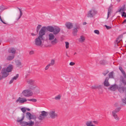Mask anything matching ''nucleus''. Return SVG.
Instances as JSON below:
<instances>
[{"instance_id": "nucleus-1", "label": "nucleus", "mask_w": 126, "mask_h": 126, "mask_svg": "<svg viewBox=\"0 0 126 126\" xmlns=\"http://www.w3.org/2000/svg\"><path fill=\"white\" fill-rule=\"evenodd\" d=\"M26 82L29 85L28 88L31 90L34 89L37 86L34 84L35 80L33 79H29L26 80Z\"/></svg>"}, {"instance_id": "nucleus-19", "label": "nucleus", "mask_w": 126, "mask_h": 126, "mask_svg": "<svg viewBox=\"0 0 126 126\" xmlns=\"http://www.w3.org/2000/svg\"><path fill=\"white\" fill-rule=\"evenodd\" d=\"M46 30L51 32H53L54 30V28L51 26H48L47 27H45Z\"/></svg>"}, {"instance_id": "nucleus-13", "label": "nucleus", "mask_w": 126, "mask_h": 126, "mask_svg": "<svg viewBox=\"0 0 126 126\" xmlns=\"http://www.w3.org/2000/svg\"><path fill=\"white\" fill-rule=\"evenodd\" d=\"M118 90L121 93L124 92L125 96H126V87L123 86L121 87H119L118 88Z\"/></svg>"}, {"instance_id": "nucleus-27", "label": "nucleus", "mask_w": 126, "mask_h": 126, "mask_svg": "<svg viewBox=\"0 0 126 126\" xmlns=\"http://www.w3.org/2000/svg\"><path fill=\"white\" fill-rule=\"evenodd\" d=\"M9 53H12V54L15 55L16 52V50L14 48H11L9 50Z\"/></svg>"}, {"instance_id": "nucleus-14", "label": "nucleus", "mask_w": 126, "mask_h": 126, "mask_svg": "<svg viewBox=\"0 0 126 126\" xmlns=\"http://www.w3.org/2000/svg\"><path fill=\"white\" fill-rule=\"evenodd\" d=\"M61 30L60 29L59 27L54 28L53 33L54 35H56L59 33Z\"/></svg>"}, {"instance_id": "nucleus-42", "label": "nucleus", "mask_w": 126, "mask_h": 126, "mask_svg": "<svg viewBox=\"0 0 126 126\" xmlns=\"http://www.w3.org/2000/svg\"><path fill=\"white\" fill-rule=\"evenodd\" d=\"M28 100L32 101L33 102H36L37 101V99H35L32 98L30 99H28Z\"/></svg>"}, {"instance_id": "nucleus-56", "label": "nucleus", "mask_w": 126, "mask_h": 126, "mask_svg": "<svg viewBox=\"0 0 126 126\" xmlns=\"http://www.w3.org/2000/svg\"><path fill=\"white\" fill-rule=\"evenodd\" d=\"M119 69L121 71V72L122 71L124 70L123 69V68H122V67L120 66L119 67Z\"/></svg>"}, {"instance_id": "nucleus-39", "label": "nucleus", "mask_w": 126, "mask_h": 126, "mask_svg": "<svg viewBox=\"0 0 126 126\" xmlns=\"http://www.w3.org/2000/svg\"><path fill=\"white\" fill-rule=\"evenodd\" d=\"M121 100L123 104H126V97L124 98H122Z\"/></svg>"}, {"instance_id": "nucleus-35", "label": "nucleus", "mask_w": 126, "mask_h": 126, "mask_svg": "<svg viewBox=\"0 0 126 126\" xmlns=\"http://www.w3.org/2000/svg\"><path fill=\"white\" fill-rule=\"evenodd\" d=\"M111 9L110 8V7H109V8L108 9V17L107 18H108L109 16H110V14L111 13Z\"/></svg>"}, {"instance_id": "nucleus-32", "label": "nucleus", "mask_w": 126, "mask_h": 126, "mask_svg": "<svg viewBox=\"0 0 126 126\" xmlns=\"http://www.w3.org/2000/svg\"><path fill=\"white\" fill-rule=\"evenodd\" d=\"M114 74V72L113 71H112L111 72H110L109 74V79L110 78H112V79H114V77L113 76V74Z\"/></svg>"}, {"instance_id": "nucleus-38", "label": "nucleus", "mask_w": 126, "mask_h": 126, "mask_svg": "<svg viewBox=\"0 0 126 126\" xmlns=\"http://www.w3.org/2000/svg\"><path fill=\"white\" fill-rule=\"evenodd\" d=\"M45 118L43 116L41 115V114H40L39 116L38 117V118L39 120L42 121Z\"/></svg>"}, {"instance_id": "nucleus-12", "label": "nucleus", "mask_w": 126, "mask_h": 126, "mask_svg": "<svg viewBox=\"0 0 126 126\" xmlns=\"http://www.w3.org/2000/svg\"><path fill=\"white\" fill-rule=\"evenodd\" d=\"M8 72H7L6 68H3L1 71V73L2 75V77L3 78L7 77L9 75V74L8 73Z\"/></svg>"}, {"instance_id": "nucleus-29", "label": "nucleus", "mask_w": 126, "mask_h": 126, "mask_svg": "<svg viewBox=\"0 0 126 126\" xmlns=\"http://www.w3.org/2000/svg\"><path fill=\"white\" fill-rule=\"evenodd\" d=\"M51 41V43L52 45H56L58 42V39L56 38H54V40H52Z\"/></svg>"}, {"instance_id": "nucleus-61", "label": "nucleus", "mask_w": 126, "mask_h": 126, "mask_svg": "<svg viewBox=\"0 0 126 126\" xmlns=\"http://www.w3.org/2000/svg\"><path fill=\"white\" fill-rule=\"evenodd\" d=\"M123 23H126V19H125L123 22Z\"/></svg>"}, {"instance_id": "nucleus-53", "label": "nucleus", "mask_w": 126, "mask_h": 126, "mask_svg": "<svg viewBox=\"0 0 126 126\" xmlns=\"http://www.w3.org/2000/svg\"><path fill=\"white\" fill-rule=\"evenodd\" d=\"M34 53V51L33 50H31L29 52V54L30 55H32Z\"/></svg>"}, {"instance_id": "nucleus-59", "label": "nucleus", "mask_w": 126, "mask_h": 126, "mask_svg": "<svg viewBox=\"0 0 126 126\" xmlns=\"http://www.w3.org/2000/svg\"><path fill=\"white\" fill-rule=\"evenodd\" d=\"M93 122L95 123V124H97L98 123V122L97 121H94Z\"/></svg>"}, {"instance_id": "nucleus-45", "label": "nucleus", "mask_w": 126, "mask_h": 126, "mask_svg": "<svg viewBox=\"0 0 126 126\" xmlns=\"http://www.w3.org/2000/svg\"><path fill=\"white\" fill-rule=\"evenodd\" d=\"M122 17H124L125 18L126 17V13L125 12H123L122 13Z\"/></svg>"}, {"instance_id": "nucleus-6", "label": "nucleus", "mask_w": 126, "mask_h": 126, "mask_svg": "<svg viewBox=\"0 0 126 126\" xmlns=\"http://www.w3.org/2000/svg\"><path fill=\"white\" fill-rule=\"evenodd\" d=\"M21 126H32L34 125V121H29L28 122L22 121L20 123Z\"/></svg>"}, {"instance_id": "nucleus-23", "label": "nucleus", "mask_w": 126, "mask_h": 126, "mask_svg": "<svg viewBox=\"0 0 126 126\" xmlns=\"http://www.w3.org/2000/svg\"><path fill=\"white\" fill-rule=\"evenodd\" d=\"M41 115L43 116L44 118L47 116L48 114V112H46L44 111L41 112Z\"/></svg>"}, {"instance_id": "nucleus-25", "label": "nucleus", "mask_w": 126, "mask_h": 126, "mask_svg": "<svg viewBox=\"0 0 126 126\" xmlns=\"http://www.w3.org/2000/svg\"><path fill=\"white\" fill-rule=\"evenodd\" d=\"M85 124L87 126H95L92 124V122L91 121H87Z\"/></svg>"}, {"instance_id": "nucleus-50", "label": "nucleus", "mask_w": 126, "mask_h": 126, "mask_svg": "<svg viewBox=\"0 0 126 126\" xmlns=\"http://www.w3.org/2000/svg\"><path fill=\"white\" fill-rule=\"evenodd\" d=\"M94 32L96 34H98L99 33V31L98 30H95L94 31Z\"/></svg>"}, {"instance_id": "nucleus-3", "label": "nucleus", "mask_w": 126, "mask_h": 126, "mask_svg": "<svg viewBox=\"0 0 126 126\" xmlns=\"http://www.w3.org/2000/svg\"><path fill=\"white\" fill-rule=\"evenodd\" d=\"M122 36L120 35L116 40L115 42L114 45L115 47H118L119 46V48H120L122 47Z\"/></svg>"}, {"instance_id": "nucleus-63", "label": "nucleus", "mask_w": 126, "mask_h": 126, "mask_svg": "<svg viewBox=\"0 0 126 126\" xmlns=\"http://www.w3.org/2000/svg\"><path fill=\"white\" fill-rule=\"evenodd\" d=\"M3 78V77H2V76H1L0 75V80L2 79Z\"/></svg>"}, {"instance_id": "nucleus-43", "label": "nucleus", "mask_w": 126, "mask_h": 126, "mask_svg": "<svg viewBox=\"0 0 126 126\" xmlns=\"http://www.w3.org/2000/svg\"><path fill=\"white\" fill-rule=\"evenodd\" d=\"M121 73L123 74V75L124 76V78H126V73L124 70L122 71Z\"/></svg>"}, {"instance_id": "nucleus-26", "label": "nucleus", "mask_w": 126, "mask_h": 126, "mask_svg": "<svg viewBox=\"0 0 126 126\" xmlns=\"http://www.w3.org/2000/svg\"><path fill=\"white\" fill-rule=\"evenodd\" d=\"M12 65H10L8 66L7 68L6 69V70L7 72H11L13 68Z\"/></svg>"}, {"instance_id": "nucleus-49", "label": "nucleus", "mask_w": 126, "mask_h": 126, "mask_svg": "<svg viewBox=\"0 0 126 126\" xmlns=\"http://www.w3.org/2000/svg\"><path fill=\"white\" fill-rule=\"evenodd\" d=\"M109 72V71H108V70L105 71L103 73V74L104 76H105L106 75L108 74Z\"/></svg>"}, {"instance_id": "nucleus-36", "label": "nucleus", "mask_w": 126, "mask_h": 126, "mask_svg": "<svg viewBox=\"0 0 126 126\" xmlns=\"http://www.w3.org/2000/svg\"><path fill=\"white\" fill-rule=\"evenodd\" d=\"M36 118L35 119H33V121H34V123H35V125L36 126H37L38 125V124L39 123V122L38 121H37L36 120Z\"/></svg>"}, {"instance_id": "nucleus-20", "label": "nucleus", "mask_w": 126, "mask_h": 126, "mask_svg": "<svg viewBox=\"0 0 126 126\" xmlns=\"http://www.w3.org/2000/svg\"><path fill=\"white\" fill-rule=\"evenodd\" d=\"M53 33H50L48 35V38L49 40L51 41L55 38V37Z\"/></svg>"}, {"instance_id": "nucleus-52", "label": "nucleus", "mask_w": 126, "mask_h": 126, "mask_svg": "<svg viewBox=\"0 0 126 126\" xmlns=\"http://www.w3.org/2000/svg\"><path fill=\"white\" fill-rule=\"evenodd\" d=\"M97 85H95L94 86H92L91 87V88L93 89H95L97 88Z\"/></svg>"}, {"instance_id": "nucleus-40", "label": "nucleus", "mask_w": 126, "mask_h": 126, "mask_svg": "<svg viewBox=\"0 0 126 126\" xmlns=\"http://www.w3.org/2000/svg\"><path fill=\"white\" fill-rule=\"evenodd\" d=\"M41 25H39L37 26L36 30V32L37 33L38 32L40 28H41Z\"/></svg>"}, {"instance_id": "nucleus-28", "label": "nucleus", "mask_w": 126, "mask_h": 126, "mask_svg": "<svg viewBox=\"0 0 126 126\" xmlns=\"http://www.w3.org/2000/svg\"><path fill=\"white\" fill-rule=\"evenodd\" d=\"M108 62L107 61L104 60H100L99 62L100 64L104 65L107 64Z\"/></svg>"}, {"instance_id": "nucleus-46", "label": "nucleus", "mask_w": 126, "mask_h": 126, "mask_svg": "<svg viewBox=\"0 0 126 126\" xmlns=\"http://www.w3.org/2000/svg\"><path fill=\"white\" fill-rule=\"evenodd\" d=\"M65 43L66 47V48H69V43L68 42H65Z\"/></svg>"}, {"instance_id": "nucleus-31", "label": "nucleus", "mask_w": 126, "mask_h": 126, "mask_svg": "<svg viewBox=\"0 0 126 126\" xmlns=\"http://www.w3.org/2000/svg\"><path fill=\"white\" fill-rule=\"evenodd\" d=\"M121 108L120 107H118L112 111V114H116L120 110Z\"/></svg>"}, {"instance_id": "nucleus-17", "label": "nucleus", "mask_w": 126, "mask_h": 126, "mask_svg": "<svg viewBox=\"0 0 126 126\" xmlns=\"http://www.w3.org/2000/svg\"><path fill=\"white\" fill-rule=\"evenodd\" d=\"M109 79V78L108 77H107L106 78L104 82V86L107 87L110 86V84L108 82Z\"/></svg>"}, {"instance_id": "nucleus-4", "label": "nucleus", "mask_w": 126, "mask_h": 126, "mask_svg": "<svg viewBox=\"0 0 126 126\" xmlns=\"http://www.w3.org/2000/svg\"><path fill=\"white\" fill-rule=\"evenodd\" d=\"M48 114H49L50 117L52 119H55L57 118L58 117L57 113L56 112L55 110L54 109L50 110L48 112Z\"/></svg>"}, {"instance_id": "nucleus-34", "label": "nucleus", "mask_w": 126, "mask_h": 126, "mask_svg": "<svg viewBox=\"0 0 126 126\" xmlns=\"http://www.w3.org/2000/svg\"><path fill=\"white\" fill-rule=\"evenodd\" d=\"M112 115L114 118L117 121H118L120 120V119L118 116L116 114H112Z\"/></svg>"}, {"instance_id": "nucleus-44", "label": "nucleus", "mask_w": 126, "mask_h": 126, "mask_svg": "<svg viewBox=\"0 0 126 126\" xmlns=\"http://www.w3.org/2000/svg\"><path fill=\"white\" fill-rule=\"evenodd\" d=\"M61 97V96L59 95L55 97V99L56 100H59L60 99Z\"/></svg>"}, {"instance_id": "nucleus-60", "label": "nucleus", "mask_w": 126, "mask_h": 126, "mask_svg": "<svg viewBox=\"0 0 126 126\" xmlns=\"http://www.w3.org/2000/svg\"><path fill=\"white\" fill-rule=\"evenodd\" d=\"M97 88H101V86L100 85H97Z\"/></svg>"}, {"instance_id": "nucleus-62", "label": "nucleus", "mask_w": 126, "mask_h": 126, "mask_svg": "<svg viewBox=\"0 0 126 126\" xmlns=\"http://www.w3.org/2000/svg\"><path fill=\"white\" fill-rule=\"evenodd\" d=\"M31 35L32 36H35L36 34L34 33H31Z\"/></svg>"}, {"instance_id": "nucleus-24", "label": "nucleus", "mask_w": 126, "mask_h": 126, "mask_svg": "<svg viewBox=\"0 0 126 126\" xmlns=\"http://www.w3.org/2000/svg\"><path fill=\"white\" fill-rule=\"evenodd\" d=\"M120 81L123 83L124 85H126V78H124L122 76H120Z\"/></svg>"}, {"instance_id": "nucleus-8", "label": "nucleus", "mask_w": 126, "mask_h": 126, "mask_svg": "<svg viewBox=\"0 0 126 126\" xmlns=\"http://www.w3.org/2000/svg\"><path fill=\"white\" fill-rule=\"evenodd\" d=\"M22 94L24 96L26 97L32 96L33 94L32 91L30 90V89L23 90L22 92Z\"/></svg>"}, {"instance_id": "nucleus-41", "label": "nucleus", "mask_w": 126, "mask_h": 126, "mask_svg": "<svg viewBox=\"0 0 126 126\" xmlns=\"http://www.w3.org/2000/svg\"><path fill=\"white\" fill-rule=\"evenodd\" d=\"M17 8L19 10L20 12V15L19 16V17L18 19V20L20 18L21 16L22 15L23 13H22V11H21V9L19 8Z\"/></svg>"}, {"instance_id": "nucleus-48", "label": "nucleus", "mask_w": 126, "mask_h": 126, "mask_svg": "<svg viewBox=\"0 0 126 126\" xmlns=\"http://www.w3.org/2000/svg\"><path fill=\"white\" fill-rule=\"evenodd\" d=\"M21 110L23 113H24L26 111V110L25 108H22L21 109Z\"/></svg>"}, {"instance_id": "nucleus-22", "label": "nucleus", "mask_w": 126, "mask_h": 126, "mask_svg": "<svg viewBox=\"0 0 126 126\" xmlns=\"http://www.w3.org/2000/svg\"><path fill=\"white\" fill-rule=\"evenodd\" d=\"M15 55L14 54H12L11 55H9L7 58V60L11 61L13 60L14 58Z\"/></svg>"}, {"instance_id": "nucleus-57", "label": "nucleus", "mask_w": 126, "mask_h": 126, "mask_svg": "<svg viewBox=\"0 0 126 126\" xmlns=\"http://www.w3.org/2000/svg\"><path fill=\"white\" fill-rule=\"evenodd\" d=\"M14 80L13 79V78H12L10 81L9 83L10 84H11L13 82Z\"/></svg>"}, {"instance_id": "nucleus-33", "label": "nucleus", "mask_w": 126, "mask_h": 126, "mask_svg": "<svg viewBox=\"0 0 126 126\" xmlns=\"http://www.w3.org/2000/svg\"><path fill=\"white\" fill-rule=\"evenodd\" d=\"M125 5H124V6H123L121 8V9L119 11V12H121L122 11L123 12H124L126 9V8L125 6Z\"/></svg>"}, {"instance_id": "nucleus-5", "label": "nucleus", "mask_w": 126, "mask_h": 126, "mask_svg": "<svg viewBox=\"0 0 126 126\" xmlns=\"http://www.w3.org/2000/svg\"><path fill=\"white\" fill-rule=\"evenodd\" d=\"M27 119L29 120V121H33V119H35L36 118V116L34 114H32L29 112H27L25 115Z\"/></svg>"}, {"instance_id": "nucleus-51", "label": "nucleus", "mask_w": 126, "mask_h": 126, "mask_svg": "<svg viewBox=\"0 0 126 126\" xmlns=\"http://www.w3.org/2000/svg\"><path fill=\"white\" fill-rule=\"evenodd\" d=\"M50 66V65L49 64H48L45 67V70H47Z\"/></svg>"}, {"instance_id": "nucleus-7", "label": "nucleus", "mask_w": 126, "mask_h": 126, "mask_svg": "<svg viewBox=\"0 0 126 126\" xmlns=\"http://www.w3.org/2000/svg\"><path fill=\"white\" fill-rule=\"evenodd\" d=\"M97 13V12L96 10L94 9H92L88 12L87 16L88 17H93Z\"/></svg>"}, {"instance_id": "nucleus-10", "label": "nucleus", "mask_w": 126, "mask_h": 126, "mask_svg": "<svg viewBox=\"0 0 126 126\" xmlns=\"http://www.w3.org/2000/svg\"><path fill=\"white\" fill-rule=\"evenodd\" d=\"M46 30L45 26L42 27L41 30L39 31V36L45 38L44 35L46 34Z\"/></svg>"}, {"instance_id": "nucleus-15", "label": "nucleus", "mask_w": 126, "mask_h": 126, "mask_svg": "<svg viewBox=\"0 0 126 126\" xmlns=\"http://www.w3.org/2000/svg\"><path fill=\"white\" fill-rule=\"evenodd\" d=\"M25 115L24 113H22V114L21 116L18 117L17 119V122H19L20 123L22 121L24 118Z\"/></svg>"}, {"instance_id": "nucleus-58", "label": "nucleus", "mask_w": 126, "mask_h": 126, "mask_svg": "<svg viewBox=\"0 0 126 126\" xmlns=\"http://www.w3.org/2000/svg\"><path fill=\"white\" fill-rule=\"evenodd\" d=\"M0 21L4 24H7L6 23H5L4 22L3 20H2V19H1V17L0 16Z\"/></svg>"}, {"instance_id": "nucleus-55", "label": "nucleus", "mask_w": 126, "mask_h": 126, "mask_svg": "<svg viewBox=\"0 0 126 126\" xmlns=\"http://www.w3.org/2000/svg\"><path fill=\"white\" fill-rule=\"evenodd\" d=\"M75 63H74L73 62H71L69 63V65L71 66H73L75 64Z\"/></svg>"}, {"instance_id": "nucleus-54", "label": "nucleus", "mask_w": 126, "mask_h": 126, "mask_svg": "<svg viewBox=\"0 0 126 126\" xmlns=\"http://www.w3.org/2000/svg\"><path fill=\"white\" fill-rule=\"evenodd\" d=\"M105 26L107 29H109L111 28V27L108 26L107 25H105Z\"/></svg>"}, {"instance_id": "nucleus-9", "label": "nucleus", "mask_w": 126, "mask_h": 126, "mask_svg": "<svg viewBox=\"0 0 126 126\" xmlns=\"http://www.w3.org/2000/svg\"><path fill=\"white\" fill-rule=\"evenodd\" d=\"M80 28V26L78 24L76 23L75 25V26L73 29L72 33L74 36L77 35V33L78 32V30Z\"/></svg>"}, {"instance_id": "nucleus-47", "label": "nucleus", "mask_w": 126, "mask_h": 126, "mask_svg": "<svg viewBox=\"0 0 126 126\" xmlns=\"http://www.w3.org/2000/svg\"><path fill=\"white\" fill-rule=\"evenodd\" d=\"M18 74H17L16 75V76H14L12 78L14 80H16L18 77Z\"/></svg>"}, {"instance_id": "nucleus-2", "label": "nucleus", "mask_w": 126, "mask_h": 126, "mask_svg": "<svg viewBox=\"0 0 126 126\" xmlns=\"http://www.w3.org/2000/svg\"><path fill=\"white\" fill-rule=\"evenodd\" d=\"M45 38L39 36L36 38L34 40V44L37 46L41 47L42 45L43 42Z\"/></svg>"}, {"instance_id": "nucleus-37", "label": "nucleus", "mask_w": 126, "mask_h": 126, "mask_svg": "<svg viewBox=\"0 0 126 126\" xmlns=\"http://www.w3.org/2000/svg\"><path fill=\"white\" fill-rule=\"evenodd\" d=\"M55 60L54 59H53L51 60L50 63L49 64L50 66L53 65L55 64Z\"/></svg>"}, {"instance_id": "nucleus-11", "label": "nucleus", "mask_w": 126, "mask_h": 126, "mask_svg": "<svg viewBox=\"0 0 126 126\" xmlns=\"http://www.w3.org/2000/svg\"><path fill=\"white\" fill-rule=\"evenodd\" d=\"M27 100L28 99L25 98L19 97L16 100V102L17 103L19 102L20 103L23 104L25 102H26Z\"/></svg>"}, {"instance_id": "nucleus-18", "label": "nucleus", "mask_w": 126, "mask_h": 126, "mask_svg": "<svg viewBox=\"0 0 126 126\" xmlns=\"http://www.w3.org/2000/svg\"><path fill=\"white\" fill-rule=\"evenodd\" d=\"M65 25L68 29H71L73 27V26L72 23L69 22H66L65 24Z\"/></svg>"}, {"instance_id": "nucleus-16", "label": "nucleus", "mask_w": 126, "mask_h": 126, "mask_svg": "<svg viewBox=\"0 0 126 126\" xmlns=\"http://www.w3.org/2000/svg\"><path fill=\"white\" fill-rule=\"evenodd\" d=\"M118 86L116 84L111 85L110 87H109L108 89H110L112 91H115L117 88L118 89Z\"/></svg>"}, {"instance_id": "nucleus-21", "label": "nucleus", "mask_w": 126, "mask_h": 126, "mask_svg": "<svg viewBox=\"0 0 126 126\" xmlns=\"http://www.w3.org/2000/svg\"><path fill=\"white\" fill-rule=\"evenodd\" d=\"M15 63L17 67L20 68L23 67V66L22 65V63L20 61L17 60L15 62Z\"/></svg>"}, {"instance_id": "nucleus-30", "label": "nucleus", "mask_w": 126, "mask_h": 126, "mask_svg": "<svg viewBox=\"0 0 126 126\" xmlns=\"http://www.w3.org/2000/svg\"><path fill=\"white\" fill-rule=\"evenodd\" d=\"M85 40V38L83 36H81L79 39V41L80 43H82Z\"/></svg>"}, {"instance_id": "nucleus-64", "label": "nucleus", "mask_w": 126, "mask_h": 126, "mask_svg": "<svg viewBox=\"0 0 126 126\" xmlns=\"http://www.w3.org/2000/svg\"><path fill=\"white\" fill-rule=\"evenodd\" d=\"M86 24H87V23L86 22H84L83 23V25H85Z\"/></svg>"}]
</instances>
